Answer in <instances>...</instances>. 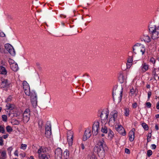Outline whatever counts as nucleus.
I'll return each mask as SVG.
<instances>
[{
    "label": "nucleus",
    "mask_w": 159,
    "mask_h": 159,
    "mask_svg": "<svg viewBox=\"0 0 159 159\" xmlns=\"http://www.w3.org/2000/svg\"><path fill=\"white\" fill-rule=\"evenodd\" d=\"M94 149L96 150L98 156L103 159L105 156V152L108 150V147L104 139H102L98 141Z\"/></svg>",
    "instance_id": "nucleus-1"
},
{
    "label": "nucleus",
    "mask_w": 159,
    "mask_h": 159,
    "mask_svg": "<svg viewBox=\"0 0 159 159\" xmlns=\"http://www.w3.org/2000/svg\"><path fill=\"white\" fill-rule=\"evenodd\" d=\"M47 148L43 146H39L37 153L39 159H49L50 156L47 151Z\"/></svg>",
    "instance_id": "nucleus-2"
},
{
    "label": "nucleus",
    "mask_w": 159,
    "mask_h": 159,
    "mask_svg": "<svg viewBox=\"0 0 159 159\" xmlns=\"http://www.w3.org/2000/svg\"><path fill=\"white\" fill-rule=\"evenodd\" d=\"M30 110L27 108L23 113V120L24 123H27L29 120L30 116Z\"/></svg>",
    "instance_id": "nucleus-3"
},
{
    "label": "nucleus",
    "mask_w": 159,
    "mask_h": 159,
    "mask_svg": "<svg viewBox=\"0 0 159 159\" xmlns=\"http://www.w3.org/2000/svg\"><path fill=\"white\" fill-rule=\"evenodd\" d=\"M99 123L98 121H95L92 126V133L93 135H96L100 130Z\"/></svg>",
    "instance_id": "nucleus-4"
},
{
    "label": "nucleus",
    "mask_w": 159,
    "mask_h": 159,
    "mask_svg": "<svg viewBox=\"0 0 159 159\" xmlns=\"http://www.w3.org/2000/svg\"><path fill=\"white\" fill-rule=\"evenodd\" d=\"M67 141L69 146H71L73 143V133L70 130L68 131L67 133Z\"/></svg>",
    "instance_id": "nucleus-5"
},
{
    "label": "nucleus",
    "mask_w": 159,
    "mask_h": 159,
    "mask_svg": "<svg viewBox=\"0 0 159 159\" xmlns=\"http://www.w3.org/2000/svg\"><path fill=\"white\" fill-rule=\"evenodd\" d=\"M9 116H11V117H17V118L19 119H20L22 117V115L21 112L16 110L11 111L9 114Z\"/></svg>",
    "instance_id": "nucleus-6"
},
{
    "label": "nucleus",
    "mask_w": 159,
    "mask_h": 159,
    "mask_svg": "<svg viewBox=\"0 0 159 159\" xmlns=\"http://www.w3.org/2000/svg\"><path fill=\"white\" fill-rule=\"evenodd\" d=\"M45 129V134L46 137L48 138H49L52 134L51 126L50 123L47 124Z\"/></svg>",
    "instance_id": "nucleus-7"
},
{
    "label": "nucleus",
    "mask_w": 159,
    "mask_h": 159,
    "mask_svg": "<svg viewBox=\"0 0 159 159\" xmlns=\"http://www.w3.org/2000/svg\"><path fill=\"white\" fill-rule=\"evenodd\" d=\"M62 150L61 148H57L55 152V159H62Z\"/></svg>",
    "instance_id": "nucleus-8"
},
{
    "label": "nucleus",
    "mask_w": 159,
    "mask_h": 159,
    "mask_svg": "<svg viewBox=\"0 0 159 159\" xmlns=\"http://www.w3.org/2000/svg\"><path fill=\"white\" fill-rule=\"evenodd\" d=\"M5 48L11 55L15 54V51L13 47L10 44H6L4 46Z\"/></svg>",
    "instance_id": "nucleus-9"
},
{
    "label": "nucleus",
    "mask_w": 159,
    "mask_h": 159,
    "mask_svg": "<svg viewBox=\"0 0 159 159\" xmlns=\"http://www.w3.org/2000/svg\"><path fill=\"white\" fill-rule=\"evenodd\" d=\"M91 135V131L89 129H86L83 136V139L84 141H86L89 138Z\"/></svg>",
    "instance_id": "nucleus-10"
},
{
    "label": "nucleus",
    "mask_w": 159,
    "mask_h": 159,
    "mask_svg": "<svg viewBox=\"0 0 159 159\" xmlns=\"http://www.w3.org/2000/svg\"><path fill=\"white\" fill-rule=\"evenodd\" d=\"M109 112L107 110H103L102 111L100 116L102 120L107 119L108 116Z\"/></svg>",
    "instance_id": "nucleus-11"
},
{
    "label": "nucleus",
    "mask_w": 159,
    "mask_h": 159,
    "mask_svg": "<svg viewBox=\"0 0 159 159\" xmlns=\"http://www.w3.org/2000/svg\"><path fill=\"white\" fill-rule=\"evenodd\" d=\"M116 130L120 134H121L123 136H125L126 134L125 131L121 125H118L116 127Z\"/></svg>",
    "instance_id": "nucleus-12"
},
{
    "label": "nucleus",
    "mask_w": 159,
    "mask_h": 159,
    "mask_svg": "<svg viewBox=\"0 0 159 159\" xmlns=\"http://www.w3.org/2000/svg\"><path fill=\"white\" fill-rule=\"evenodd\" d=\"M135 131V129L133 128L129 133V140L130 142H132L134 141V132Z\"/></svg>",
    "instance_id": "nucleus-13"
},
{
    "label": "nucleus",
    "mask_w": 159,
    "mask_h": 159,
    "mask_svg": "<svg viewBox=\"0 0 159 159\" xmlns=\"http://www.w3.org/2000/svg\"><path fill=\"white\" fill-rule=\"evenodd\" d=\"M143 37L141 38V41H143L145 43H149L151 42V39L148 35L145 34H143Z\"/></svg>",
    "instance_id": "nucleus-14"
},
{
    "label": "nucleus",
    "mask_w": 159,
    "mask_h": 159,
    "mask_svg": "<svg viewBox=\"0 0 159 159\" xmlns=\"http://www.w3.org/2000/svg\"><path fill=\"white\" fill-rule=\"evenodd\" d=\"M143 44H141L140 43H137L134 45L133 47V52L135 54H136L137 53L135 51L136 49H138V48L139 47H140V48L143 46Z\"/></svg>",
    "instance_id": "nucleus-15"
},
{
    "label": "nucleus",
    "mask_w": 159,
    "mask_h": 159,
    "mask_svg": "<svg viewBox=\"0 0 159 159\" xmlns=\"http://www.w3.org/2000/svg\"><path fill=\"white\" fill-rule=\"evenodd\" d=\"M118 116V112L117 111L114 110L111 111L110 113L109 117H111L116 120H117V118Z\"/></svg>",
    "instance_id": "nucleus-16"
},
{
    "label": "nucleus",
    "mask_w": 159,
    "mask_h": 159,
    "mask_svg": "<svg viewBox=\"0 0 159 159\" xmlns=\"http://www.w3.org/2000/svg\"><path fill=\"white\" fill-rule=\"evenodd\" d=\"M152 38L153 40L157 39L159 37V32L156 30L152 34Z\"/></svg>",
    "instance_id": "nucleus-17"
},
{
    "label": "nucleus",
    "mask_w": 159,
    "mask_h": 159,
    "mask_svg": "<svg viewBox=\"0 0 159 159\" xmlns=\"http://www.w3.org/2000/svg\"><path fill=\"white\" fill-rule=\"evenodd\" d=\"M141 67L143 72H145L148 69L149 65L146 63H144L142 64Z\"/></svg>",
    "instance_id": "nucleus-18"
},
{
    "label": "nucleus",
    "mask_w": 159,
    "mask_h": 159,
    "mask_svg": "<svg viewBox=\"0 0 159 159\" xmlns=\"http://www.w3.org/2000/svg\"><path fill=\"white\" fill-rule=\"evenodd\" d=\"M10 67L11 70L15 72L17 71L19 69L18 65L16 63L11 65Z\"/></svg>",
    "instance_id": "nucleus-19"
},
{
    "label": "nucleus",
    "mask_w": 159,
    "mask_h": 159,
    "mask_svg": "<svg viewBox=\"0 0 159 159\" xmlns=\"http://www.w3.org/2000/svg\"><path fill=\"white\" fill-rule=\"evenodd\" d=\"M126 78V77L122 74H120L119 76V80L120 83H122L125 81Z\"/></svg>",
    "instance_id": "nucleus-20"
},
{
    "label": "nucleus",
    "mask_w": 159,
    "mask_h": 159,
    "mask_svg": "<svg viewBox=\"0 0 159 159\" xmlns=\"http://www.w3.org/2000/svg\"><path fill=\"white\" fill-rule=\"evenodd\" d=\"M116 120L111 117H109V124L110 125L113 126L115 125Z\"/></svg>",
    "instance_id": "nucleus-21"
},
{
    "label": "nucleus",
    "mask_w": 159,
    "mask_h": 159,
    "mask_svg": "<svg viewBox=\"0 0 159 159\" xmlns=\"http://www.w3.org/2000/svg\"><path fill=\"white\" fill-rule=\"evenodd\" d=\"M0 73L3 75H5L7 73V71L5 68L2 66H0Z\"/></svg>",
    "instance_id": "nucleus-22"
},
{
    "label": "nucleus",
    "mask_w": 159,
    "mask_h": 159,
    "mask_svg": "<svg viewBox=\"0 0 159 159\" xmlns=\"http://www.w3.org/2000/svg\"><path fill=\"white\" fill-rule=\"evenodd\" d=\"M0 159H6L7 157L6 152V151H3L2 152H0Z\"/></svg>",
    "instance_id": "nucleus-23"
},
{
    "label": "nucleus",
    "mask_w": 159,
    "mask_h": 159,
    "mask_svg": "<svg viewBox=\"0 0 159 159\" xmlns=\"http://www.w3.org/2000/svg\"><path fill=\"white\" fill-rule=\"evenodd\" d=\"M8 85L7 80L6 79H4L2 80L1 85L3 88H5Z\"/></svg>",
    "instance_id": "nucleus-24"
},
{
    "label": "nucleus",
    "mask_w": 159,
    "mask_h": 159,
    "mask_svg": "<svg viewBox=\"0 0 159 159\" xmlns=\"http://www.w3.org/2000/svg\"><path fill=\"white\" fill-rule=\"evenodd\" d=\"M149 30L150 33L151 34L153 32L156 31V29L155 25H153L152 26H149Z\"/></svg>",
    "instance_id": "nucleus-25"
},
{
    "label": "nucleus",
    "mask_w": 159,
    "mask_h": 159,
    "mask_svg": "<svg viewBox=\"0 0 159 159\" xmlns=\"http://www.w3.org/2000/svg\"><path fill=\"white\" fill-rule=\"evenodd\" d=\"M130 110L129 108H125L124 109V114L125 116L126 117H128L129 115Z\"/></svg>",
    "instance_id": "nucleus-26"
},
{
    "label": "nucleus",
    "mask_w": 159,
    "mask_h": 159,
    "mask_svg": "<svg viewBox=\"0 0 159 159\" xmlns=\"http://www.w3.org/2000/svg\"><path fill=\"white\" fill-rule=\"evenodd\" d=\"M69 151L67 149H66L63 153V155L65 159H67L69 157Z\"/></svg>",
    "instance_id": "nucleus-27"
},
{
    "label": "nucleus",
    "mask_w": 159,
    "mask_h": 159,
    "mask_svg": "<svg viewBox=\"0 0 159 159\" xmlns=\"http://www.w3.org/2000/svg\"><path fill=\"white\" fill-rule=\"evenodd\" d=\"M108 138L110 139H112L113 136V132L110 129H108Z\"/></svg>",
    "instance_id": "nucleus-28"
},
{
    "label": "nucleus",
    "mask_w": 159,
    "mask_h": 159,
    "mask_svg": "<svg viewBox=\"0 0 159 159\" xmlns=\"http://www.w3.org/2000/svg\"><path fill=\"white\" fill-rule=\"evenodd\" d=\"M88 159H97V158L93 153H91L88 155Z\"/></svg>",
    "instance_id": "nucleus-29"
},
{
    "label": "nucleus",
    "mask_w": 159,
    "mask_h": 159,
    "mask_svg": "<svg viewBox=\"0 0 159 159\" xmlns=\"http://www.w3.org/2000/svg\"><path fill=\"white\" fill-rule=\"evenodd\" d=\"M101 131L104 133H107L108 131L107 128L106 126H102V127Z\"/></svg>",
    "instance_id": "nucleus-30"
},
{
    "label": "nucleus",
    "mask_w": 159,
    "mask_h": 159,
    "mask_svg": "<svg viewBox=\"0 0 159 159\" xmlns=\"http://www.w3.org/2000/svg\"><path fill=\"white\" fill-rule=\"evenodd\" d=\"M122 93H123V89H121V91H120V96L118 97V103L120 102L121 101L122 96Z\"/></svg>",
    "instance_id": "nucleus-31"
},
{
    "label": "nucleus",
    "mask_w": 159,
    "mask_h": 159,
    "mask_svg": "<svg viewBox=\"0 0 159 159\" xmlns=\"http://www.w3.org/2000/svg\"><path fill=\"white\" fill-rule=\"evenodd\" d=\"M142 126L144 128V129L146 130H147L148 129V125L145 123H143L142 124Z\"/></svg>",
    "instance_id": "nucleus-32"
},
{
    "label": "nucleus",
    "mask_w": 159,
    "mask_h": 159,
    "mask_svg": "<svg viewBox=\"0 0 159 159\" xmlns=\"http://www.w3.org/2000/svg\"><path fill=\"white\" fill-rule=\"evenodd\" d=\"M31 102L33 107L35 108L37 105V101L31 100Z\"/></svg>",
    "instance_id": "nucleus-33"
},
{
    "label": "nucleus",
    "mask_w": 159,
    "mask_h": 159,
    "mask_svg": "<svg viewBox=\"0 0 159 159\" xmlns=\"http://www.w3.org/2000/svg\"><path fill=\"white\" fill-rule=\"evenodd\" d=\"M140 48V52H142V55H143L144 54L145 51V47L144 45H143V46L142 47Z\"/></svg>",
    "instance_id": "nucleus-34"
},
{
    "label": "nucleus",
    "mask_w": 159,
    "mask_h": 159,
    "mask_svg": "<svg viewBox=\"0 0 159 159\" xmlns=\"http://www.w3.org/2000/svg\"><path fill=\"white\" fill-rule=\"evenodd\" d=\"M6 129L7 131L8 132H11L13 130L12 128L9 125H8L6 127Z\"/></svg>",
    "instance_id": "nucleus-35"
},
{
    "label": "nucleus",
    "mask_w": 159,
    "mask_h": 159,
    "mask_svg": "<svg viewBox=\"0 0 159 159\" xmlns=\"http://www.w3.org/2000/svg\"><path fill=\"white\" fill-rule=\"evenodd\" d=\"M25 94L27 96H30L31 94L30 89L24 91Z\"/></svg>",
    "instance_id": "nucleus-36"
},
{
    "label": "nucleus",
    "mask_w": 159,
    "mask_h": 159,
    "mask_svg": "<svg viewBox=\"0 0 159 159\" xmlns=\"http://www.w3.org/2000/svg\"><path fill=\"white\" fill-rule=\"evenodd\" d=\"M133 61V57L132 56H129L128 58L127 62L128 63H132Z\"/></svg>",
    "instance_id": "nucleus-37"
},
{
    "label": "nucleus",
    "mask_w": 159,
    "mask_h": 159,
    "mask_svg": "<svg viewBox=\"0 0 159 159\" xmlns=\"http://www.w3.org/2000/svg\"><path fill=\"white\" fill-rule=\"evenodd\" d=\"M13 148L12 147H9L7 149L8 153L9 155H11V151L12 150Z\"/></svg>",
    "instance_id": "nucleus-38"
},
{
    "label": "nucleus",
    "mask_w": 159,
    "mask_h": 159,
    "mask_svg": "<svg viewBox=\"0 0 159 159\" xmlns=\"http://www.w3.org/2000/svg\"><path fill=\"white\" fill-rule=\"evenodd\" d=\"M152 154V152L151 150H148L147 151V155L148 157H150Z\"/></svg>",
    "instance_id": "nucleus-39"
},
{
    "label": "nucleus",
    "mask_w": 159,
    "mask_h": 159,
    "mask_svg": "<svg viewBox=\"0 0 159 159\" xmlns=\"http://www.w3.org/2000/svg\"><path fill=\"white\" fill-rule=\"evenodd\" d=\"M2 118L3 121L6 122L7 120V116L6 115H4L2 116Z\"/></svg>",
    "instance_id": "nucleus-40"
},
{
    "label": "nucleus",
    "mask_w": 159,
    "mask_h": 159,
    "mask_svg": "<svg viewBox=\"0 0 159 159\" xmlns=\"http://www.w3.org/2000/svg\"><path fill=\"white\" fill-rule=\"evenodd\" d=\"M15 105L12 104H10L9 106L8 109L10 110H12L14 109Z\"/></svg>",
    "instance_id": "nucleus-41"
},
{
    "label": "nucleus",
    "mask_w": 159,
    "mask_h": 159,
    "mask_svg": "<svg viewBox=\"0 0 159 159\" xmlns=\"http://www.w3.org/2000/svg\"><path fill=\"white\" fill-rule=\"evenodd\" d=\"M11 123L13 125H18L20 124L19 122L17 120H16L13 121H12Z\"/></svg>",
    "instance_id": "nucleus-42"
},
{
    "label": "nucleus",
    "mask_w": 159,
    "mask_h": 159,
    "mask_svg": "<svg viewBox=\"0 0 159 159\" xmlns=\"http://www.w3.org/2000/svg\"><path fill=\"white\" fill-rule=\"evenodd\" d=\"M27 146L26 144H21L20 148L23 150H25L26 149Z\"/></svg>",
    "instance_id": "nucleus-43"
},
{
    "label": "nucleus",
    "mask_w": 159,
    "mask_h": 159,
    "mask_svg": "<svg viewBox=\"0 0 159 159\" xmlns=\"http://www.w3.org/2000/svg\"><path fill=\"white\" fill-rule=\"evenodd\" d=\"M31 96H37V93L34 90H33L32 91L31 93Z\"/></svg>",
    "instance_id": "nucleus-44"
},
{
    "label": "nucleus",
    "mask_w": 159,
    "mask_h": 159,
    "mask_svg": "<svg viewBox=\"0 0 159 159\" xmlns=\"http://www.w3.org/2000/svg\"><path fill=\"white\" fill-rule=\"evenodd\" d=\"M8 62L10 64V65L13 64H15V61L13 60H12V59L10 58L8 60Z\"/></svg>",
    "instance_id": "nucleus-45"
},
{
    "label": "nucleus",
    "mask_w": 159,
    "mask_h": 159,
    "mask_svg": "<svg viewBox=\"0 0 159 159\" xmlns=\"http://www.w3.org/2000/svg\"><path fill=\"white\" fill-rule=\"evenodd\" d=\"M146 106L148 108H150L151 107V104L149 102H146Z\"/></svg>",
    "instance_id": "nucleus-46"
},
{
    "label": "nucleus",
    "mask_w": 159,
    "mask_h": 159,
    "mask_svg": "<svg viewBox=\"0 0 159 159\" xmlns=\"http://www.w3.org/2000/svg\"><path fill=\"white\" fill-rule=\"evenodd\" d=\"M5 132V130L4 128L0 126V133H4Z\"/></svg>",
    "instance_id": "nucleus-47"
},
{
    "label": "nucleus",
    "mask_w": 159,
    "mask_h": 159,
    "mask_svg": "<svg viewBox=\"0 0 159 159\" xmlns=\"http://www.w3.org/2000/svg\"><path fill=\"white\" fill-rule=\"evenodd\" d=\"M132 63H128V62H127L126 63L127 68H129L132 66Z\"/></svg>",
    "instance_id": "nucleus-48"
},
{
    "label": "nucleus",
    "mask_w": 159,
    "mask_h": 159,
    "mask_svg": "<svg viewBox=\"0 0 159 159\" xmlns=\"http://www.w3.org/2000/svg\"><path fill=\"white\" fill-rule=\"evenodd\" d=\"M31 100H34V101H37V96H31Z\"/></svg>",
    "instance_id": "nucleus-49"
},
{
    "label": "nucleus",
    "mask_w": 159,
    "mask_h": 159,
    "mask_svg": "<svg viewBox=\"0 0 159 159\" xmlns=\"http://www.w3.org/2000/svg\"><path fill=\"white\" fill-rule=\"evenodd\" d=\"M4 52V49L2 45L0 44V52L2 53Z\"/></svg>",
    "instance_id": "nucleus-50"
},
{
    "label": "nucleus",
    "mask_w": 159,
    "mask_h": 159,
    "mask_svg": "<svg viewBox=\"0 0 159 159\" xmlns=\"http://www.w3.org/2000/svg\"><path fill=\"white\" fill-rule=\"evenodd\" d=\"M150 61L153 64H155L156 62V60L154 58L152 57L150 59Z\"/></svg>",
    "instance_id": "nucleus-51"
},
{
    "label": "nucleus",
    "mask_w": 159,
    "mask_h": 159,
    "mask_svg": "<svg viewBox=\"0 0 159 159\" xmlns=\"http://www.w3.org/2000/svg\"><path fill=\"white\" fill-rule=\"evenodd\" d=\"M3 145V141L2 137H0V145L2 146Z\"/></svg>",
    "instance_id": "nucleus-52"
},
{
    "label": "nucleus",
    "mask_w": 159,
    "mask_h": 159,
    "mask_svg": "<svg viewBox=\"0 0 159 159\" xmlns=\"http://www.w3.org/2000/svg\"><path fill=\"white\" fill-rule=\"evenodd\" d=\"M125 152L126 153L128 154H129L130 153V152L129 150L127 148H125Z\"/></svg>",
    "instance_id": "nucleus-53"
},
{
    "label": "nucleus",
    "mask_w": 159,
    "mask_h": 159,
    "mask_svg": "<svg viewBox=\"0 0 159 159\" xmlns=\"http://www.w3.org/2000/svg\"><path fill=\"white\" fill-rule=\"evenodd\" d=\"M137 104L136 102H135L132 105V107L133 108H135L137 107Z\"/></svg>",
    "instance_id": "nucleus-54"
},
{
    "label": "nucleus",
    "mask_w": 159,
    "mask_h": 159,
    "mask_svg": "<svg viewBox=\"0 0 159 159\" xmlns=\"http://www.w3.org/2000/svg\"><path fill=\"white\" fill-rule=\"evenodd\" d=\"M152 95V93L151 91H149L148 93V100H149L151 96Z\"/></svg>",
    "instance_id": "nucleus-55"
},
{
    "label": "nucleus",
    "mask_w": 159,
    "mask_h": 159,
    "mask_svg": "<svg viewBox=\"0 0 159 159\" xmlns=\"http://www.w3.org/2000/svg\"><path fill=\"white\" fill-rule=\"evenodd\" d=\"M5 36V34L1 31H0V36L1 37H4Z\"/></svg>",
    "instance_id": "nucleus-56"
},
{
    "label": "nucleus",
    "mask_w": 159,
    "mask_h": 159,
    "mask_svg": "<svg viewBox=\"0 0 159 159\" xmlns=\"http://www.w3.org/2000/svg\"><path fill=\"white\" fill-rule=\"evenodd\" d=\"M151 149H155L156 148L157 146L155 144H152L151 145Z\"/></svg>",
    "instance_id": "nucleus-57"
},
{
    "label": "nucleus",
    "mask_w": 159,
    "mask_h": 159,
    "mask_svg": "<svg viewBox=\"0 0 159 159\" xmlns=\"http://www.w3.org/2000/svg\"><path fill=\"white\" fill-rule=\"evenodd\" d=\"M23 86H29L28 84L25 81H24L23 83Z\"/></svg>",
    "instance_id": "nucleus-58"
},
{
    "label": "nucleus",
    "mask_w": 159,
    "mask_h": 159,
    "mask_svg": "<svg viewBox=\"0 0 159 159\" xmlns=\"http://www.w3.org/2000/svg\"><path fill=\"white\" fill-rule=\"evenodd\" d=\"M24 91L30 89L29 86H23Z\"/></svg>",
    "instance_id": "nucleus-59"
},
{
    "label": "nucleus",
    "mask_w": 159,
    "mask_h": 159,
    "mask_svg": "<svg viewBox=\"0 0 159 159\" xmlns=\"http://www.w3.org/2000/svg\"><path fill=\"white\" fill-rule=\"evenodd\" d=\"M152 75L153 76H157V75L156 74V71L155 70H154L152 71Z\"/></svg>",
    "instance_id": "nucleus-60"
},
{
    "label": "nucleus",
    "mask_w": 159,
    "mask_h": 159,
    "mask_svg": "<svg viewBox=\"0 0 159 159\" xmlns=\"http://www.w3.org/2000/svg\"><path fill=\"white\" fill-rule=\"evenodd\" d=\"M130 93L131 94L133 95L134 94V89L133 88L130 90Z\"/></svg>",
    "instance_id": "nucleus-61"
},
{
    "label": "nucleus",
    "mask_w": 159,
    "mask_h": 159,
    "mask_svg": "<svg viewBox=\"0 0 159 159\" xmlns=\"http://www.w3.org/2000/svg\"><path fill=\"white\" fill-rule=\"evenodd\" d=\"M15 155L18 156V151L17 150H16L14 153Z\"/></svg>",
    "instance_id": "nucleus-62"
},
{
    "label": "nucleus",
    "mask_w": 159,
    "mask_h": 159,
    "mask_svg": "<svg viewBox=\"0 0 159 159\" xmlns=\"http://www.w3.org/2000/svg\"><path fill=\"white\" fill-rule=\"evenodd\" d=\"M156 108L157 109H159V102H158L157 103Z\"/></svg>",
    "instance_id": "nucleus-63"
},
{
    "label": "nucleus",
    "mask_w": 159,
    "mask_h": 159,
    "mask_svg": "<svg viewBox=\"0 0 159 159\" xmlns=\"http://www.w3.org/2000/svg\"><path fill=\"white\" fill-rule=\"evenodd\" d=\"M8 134H6L5 135H4L3 136V138L4 139H6V138H7L8 137Z\"/></svg>",
    "instance_id": "nucleus-64"
}]
</instances>
